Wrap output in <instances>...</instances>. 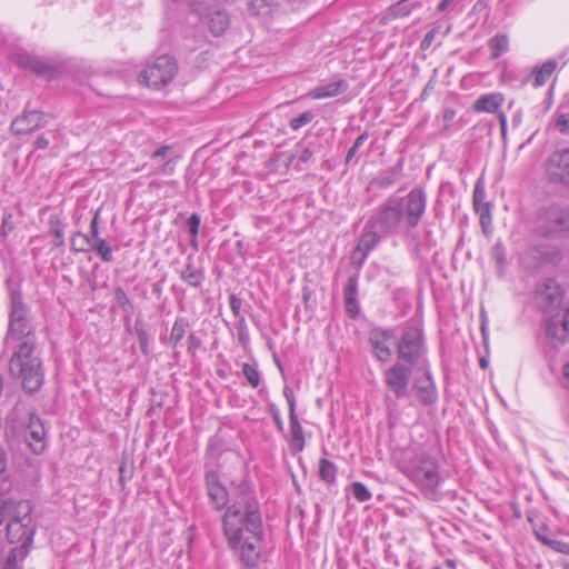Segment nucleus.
Wrapping results in <instances>:
<instances>
[{
    "mask_svg": "<svg viewBox=\"0 0 569 569\" xmlns=\"http://www.w3.org/2000/svg\"><path fill=\"white\" fill-rule=\"evenodd\" d=\"M28 308L19 291L11 292L9 329L6 338L8 347L13 349L9 361V372L20 379L23 390L37 392L44 379L41 358L37 351L34 328L28 319Z\"/></svg>",
    "mask_w": 569,
    "mask_h": 569,
    "instance_id": "obj_1",
    "label": "nucleus"
},
{
    "mask_svg": "<svg viewBox=\"0 0 569 569\" xmlns=\"http://www.w3.org/2000/svg\"><path fill=\"white\" fill-rule=\"evenodd\" d=\"M223 532L241 560L247 566H256L261 553L263 531L259 506L251 495L240 497L227 509Z\"/></svg>",
    "mask_w": 569,
    "mask_h": 569,
    "instance_id": "obj_2",
    "label": "nucleus"
},
{
    "mask_svg": "<svg viewBox=\"0 0 569 569\" xmlns=\"http://www.w3.org/2000/svg\"><path fill=\"white\" fill-rule=\"evenodd\" d=\"M426 193L420 188H413L403 198L391 196L375 210L368 226L387 237L415 229L426 211Z\"/></svg>",
    "mask_w": 569,
    "mask_h": 569,
    "instance_id": "obj_3",
    "label": "nucleus"
},
{
    "mask_svg": "<svg viewBox=\"0 0 569 569\" xmlns=\"http://www.w3.org/2000/svg\"><path fill=\"white\" fill-rule=\"evenodd\" d=\"M536 231L545 238L558 239L569 232V207L557 203L541 208L536 217Z\"/></svg>",
    "mask_w": 569,
    "mask_h": 569,
    "instance_id": "obj_4",
    "label": "nucleus"
},
{
    "mask_svg": "<svg viewBox=\"0 0 569 569\" xmlns=\"http://www.w3.org/2000/svg\"><path fill=\"white\" fill-rule=\"evenodd\" d=\"M398 360L407 366L427 367L422 330L417 326H406L397 345Z\"/></svg>",
    "mask_w": 569,
    "mask_h": 569,
    "instance_id": "obj_5",
    "label": "nucleus"
},
{
    "mask_svg": "<svg viewBox=\"0 0 569 569\" xmlns=\"http://www.w3.org/2000/svg\"><path fill=\"white\" fill-rule=\"evenodd\" d=\"M405 473L421 490L428 493H433L440 482L438 463L433 457L426 452H421L411 459Z\"/></svg>",
    "mask_w": 569,
    "mask_h": 569,
    "instance_id": "obj_6",
    "label": "nucleus"
},
{
    "mask_svg": "<svg viewBox=\"0 0 569 569\" xmlns=\"http://www.w3.org/2000/svg\"><path fill=\"white\" fill-rule=\"evenodd\" d=\"M31 505L27 500H19L14 512L7 518V539L10 543L22 542V546L30 543L34 530L30 527Z\"/></svg>",
    "mask_w": 569,
    "mask_h": 569,
    "instance_id": "obj_7",
    "label": "nucleus"
},
{
    "mask_svg": "<svg viewBox=\"0 0 569 569\" xmlns=\"http://www.w3.org/2000/svg\"><path fill=\"white\" fill-rule=\"evenodd\" d=\"M178 67L176 60L170 56L158 57L152 64L146 68L140 78L148 87L161 88L172 81L177 73Z\"/></svg>",
    "mask_w": 569,
    "mask_h": 569,
    "instance_id": "obj_8",
    "label": "nucleus"
},
{
    "mask_svg": "<svg viewBox=\"0 0 569 569\" xmlns=\"http://www.w3.org/2000/svg\"><path fill=\"white\" fill-rule=\"evenodd\" d=\"M412 367L400 361H396L383 373V381L387 388L397 397L402 398L407 395L411 380Z\"/></svg>",
    "mask_w": 569,
    "mask_h": 569,
    "instance_id": "obj_9",
    "label": "nucleus"
},
{
    "mask_svg": "<svg viewBox=\"0 0 569 569\" xmlns=\"http://www.w3.org/2000/svg\"><path fill=\"white\" fill-rule=\"evenodd\" d=\"M562 302V290L553 279H546L536 289L537 306L549 316L555 315Z\"/></svg>",
    "mask_w": 569,
    "mask_h": 569,
    "instance_id": "obj_10",
    "label": "nucleus"
},
{
    "mask_svg": "<svg viewBox=\"0 0 569 569\" xmlns=\"http://www.w3.org/2000/svg\"><path fill=\"white\" fill-rule=\"evenodd\" d=\"M546 172L551 182L569 186V149L551 153L546 162Z\"/></svg>",
    "mask_w": 569,
    "mask_h": 569,
    "instance_id": "obj_11",
    "label": "nucleus"
},
{
    "mask_svg": "<svg viewBox=\"0 0 569 569\" xmlns=\"http://www.w3.org/2000/svg\"><path fill=\"white\" fill-rule=\"evenodd\" d=\"M546 335L556 345L566 342L569 336V307L549 316L546 320Z\"/></svg>",
    "mask_w": 569,
    "mask_h": 569,
    "instance_id": "obj_12",
    "label": "nucleus"
},
{
    "mask_svg": "<svg viewBox=\"0 0 569 569\" xmlns=\"http://www.w3.org/2000/svg\"><path fill=\"white\" fill-rule=\"evenodd\" d=\"M47 124L46 114L38 110H26L11 122V131L17 136L28 134Z\"/></svg>",
    "mask_w": 569,
    "mask_h": 569,
    "instance_id": "obj_13",
    "label": "nucleus"
},
{
    "mask_svg": "<svg viewBox=\"0 0 569 569\" xmlns=\"http://www.w3.org/2000/svg\"><path fill=\"white\" fill-rule=\"evenodd\" d=\"M395 338L392 330L372 329L369 333V343L376 358L382 362L391 359L392 352L389 342Z\"/></svg>",
    "mask_w": 569,
    "mask_h": 569,
    "instance_id": "obj_14",
    "label": "nucleus"
},
{
    "mask_svg": "<svg viewBox=\"0 0 569 569\" xmlns=\"http://www.w3.org/2000/svg\"><path fill=\"white\" fill-rule=\"evenodd\" d=\"M46 429L43 422L34 413L29 416L27 425L26 439L28 446L36 455H40L46 449Z\"/></svg>",
    "mask_w": 569,
    "mask_h": 569,
    "instance_id": "obj_15",
    "label": "nucleus"
},
{
    "mask_svg": "<svg viewBox=\"0 0 569 569\" xmlns=\"http://www.w3.org/2000/svg\"><path fill=\"white\" fill-rule=\"evenodd\" d=\"M421 369L425 376L415 380L413 389L421 405L430 406L437 400V389L428 370V366Z\"/></svg>",
    "mask_w": 569,
    "mask_h": 569,
    "instance_id": "obj_16",
    "label": "nucleus"
},
{
    "mask_svg": "<svg viewBox=\"0 0 569 569\" xmlns=\"http://www.w3.org/2000/svg\"><path fill=\"white\" fill-rule=\"evenodd\" d=\"M14 61L19 67L29 69L38 76L46 77L48 79L52 78L56 72V69L52 66L29 53L17 54Z\"/></svg>",
    "mask_w": 569,
    "mask_h": 569,
    "instance_id": "obj_17",
    "label": "nucleus"
},
{
    "mask_svg": "<svg viewBox=\"0 0 569 569\" xmlns=\"http://www.w3.org/2000/svg\"><path fill=\"white\" fill-rule=\"evenodd\" d=\"M206 485L208 496L217 509L223 508L228 502V492L220 482L219 476L214 471L206 473Z\"/></svg>",
    "mask_w": 569,
    "mask_h": 569,
    "instance_id": "obj_18",
    "label": "nucleus"
},
{
    "mask_svg": "<svg viewBox=\"0 0 569 569\" xmlns=\"http://www.w3.org/2000/svg\"><path fill=\"white\" fill-rule=\"evenodd\" d=\"M558 68V61L556 59H549L540 66H536L527 81H532L535 88L542 87L550 79L553 72Z\"/></svg>",
    "mask_w": 569,
    "mask_h": 569,
    "instance_id": "obj_19",
    "label": "nucleus"
},
{
    "mask_svg": "<svg viewBox=\"0 0 569 569\" xmlns=\"http://www.w3.org/2000/svg\"><path fill=\"white\" fill-rule=\"evenodd\" d=\"M368 230L363 232L361 236L358 246L353 252V258H357V254L360 253L359 261L362 262L369 251L386 236H381L380 232L376 229H372L367 224Z\"/></svg>",
    "mask_w": 569,
    "mask_h": 569,
    "instance_id": "obj_20",
    "label": "nucleus"
},
{
    "mask_svg": "<svg viewBox=\"0 0 569 569\" xmlns=\"http://www.w3.org/2000/svg\"><path fill=\"white\" fill-rule=\"evenodd\" d=\"M203 22L208 27L212 36L219 37L228 29L230 24V19L226 11L216 10L209 12L206 16Z\"/></svg>",
    "mask_w": 569,
    "mask_h": 569,
    "instance_id": "obj_21",
    "label": "nucleus"
},
{
    "mask_svg": "<svg viewBox=\"0 0 569 569\" xmlns=\"http://www.w3.org/2000/svg\"><path fill=\"white\" fill-rule=\"evenodd\" d=\"M348 90L347 81L339 79L337 81L320 84L310 91V97L313 99H325L337 97Z\"/></svg>",
    "mask_w": 569,
    "mask_h": 569,
    "instance_id": "obj_22",
    "label": "nucleus"
},
{
    "mask_svg": "<svg viewBox=\"0 0 569 569\" xmlns=\"http://www.w3.org/2000/svg\"><path fill=\"white\" fill-rule=\"evenodd\" d=\"M358 277L352 276L348 279V283L343 290L346 310L351 318H356L359 313V305L357 300Z\"/></svg>",
    "mask_w": 569,
    "mask_h": 569,
    "instance_id": "obj_23",
    "label": "nucleus"
},
{
    "mask_svg": "<svg viewBox=\"0 0 569 569\" xmlns=\"http://www.w3.org/2000/svg\"><path fill=\"white\" fill-rule=\"evenodd\" d=\"M503 102L500 93H490L480 96L473 103V110L477 112L497 113Z\"/></svg>",
    "mask_w": 569,
    "mask_h": 569,
    "instance_id": "obj_24",
    "label": "nucleus"
},
{
    "mask_svg": "<svg viewBox=\"0 0 569 569\" xmlns=\"http://www.w3.org/2000/svg\"><path fill=\"white\" fill-rule=\"evenodd\" d=\"M180 277L191 287H199L204 279L203 271L194 266L191 257H188L186 267L180 272Z\"/></svg>",
    "mask_w": 569,
    "mask_h": 569,
    "instance_id": "obj_25",
    "label": "nucleus"
},
{
    "mask_svg": "<svg viewBox=\"0 0 569 569\" xmlns=\"http://www.w3.org/2000/svg\"><path fill=\"white\" fill-rule=\"evenodd\" d=\"M401 171L402 164L401 162H398L393 167L381 171L379 176L376 178V183L383 188L389 187L400 179Z\"/></svg>",
    "mask_w": 569,
    "mask_h": 569,
    "instance_id": "obj_26",
    "label": "nucleus"
},
{
    "mask_svg": "<svg viewBox=\"0 0 569 569\" xmlns=\"http://www.w3.org/2000/svg\"><path fill=\"white\" fill-rule=\"evenodd\" d=\"M290 429H291V443L296 451H301L305 447L303 431L298 420L296 412L289 415Z\"/></svg>",
    "mask_w": 569,
    "mask_h": 569,
    "instance_id": "obj_27",
    "label": "nucleus"
},
{
    "mask_svg": "<svg viewBox=\"0 0 569 569\" xmlns=\"http://www.w3.org/2000/svg\"><path fill=\"white\" fill-rule=\"evenodd\" d=\"M188 327H189V322L186 318H177L176 319V321L172 326L170 336L168 338V343L172 348L178 347L179 342L183 339Z\"/></svg>",
    "mask_w": 569,
    "mask_h": 569,
    "instance_id": "obj_28",
    "label": "nucleus"
},
{
    "mask_svg": "<svg viewBox=\"0 0 569 569\" xmlns=\"http://www.w3.org/2000/svg\"><path fill=\"white\" fill-rule=\"evenodd\" d=\"M491 58L497 59L509 50V39L506 34L495 36L489 43Z\"/></svg>",
    "mask_w": 569,
    "mask_h": 569,
    "instance_id": "obj_29",
    "label": "nucleus"
},
{
    "mask_svg": "<svg viewBox=\"0 0 569 569\" xmlns=\"http://www.w3.org/2000/svg\"><path fill=\"white\" fill-rule=\"evenodd\" d=\"M337 467L333 462L328 459H320L319 461V476L320 478L331 485L336 481Z\"/></svg>",
    "mask_w": 569,
    "mask_h": 569,
    "instance_id": "obj_30",
    "label": "nucleus"
},
{
    "mask_svg": "<svg viewBox=\"0 0 569 569\" xmlns=\"http://www.w3.org/2000/svg\"><path fill=\"white\" fill-rule=\"evenodd\" d=\"M90 250H93L97 252V254L104 261V262H110L112 261L113 259V256H112V249L111 247L107 243L106 240L103 239H100V240H97L94 241L93 243H91V249Z\"/></svg>",
    "mask_w": 569,
    "mask_h": 569,
    "instance_id": "obj_31",
    "label": "nucleus"
},
{
    "mask_svg": "<svg viewBox=\"0 0 569 569\" xmlns=\"http://www.w3.org/2000/svg\"><path fill=\"white\" fill-rule=\"evenodd\" d=\"M18 501L0 496V525L3 523L7 518L14 512Z\"/></svg>",
    "mask_w": 569,
    "mask_h": 569,
    "instance_id": "obj_32",
    "label": "nucleus"
},
{
    "mask_svg": "<svg viewBox=\"0 0 569 569\" xmlns=\"http://www.w3.org/2000/svg\"><path fill=\"white\" fill-rule=\"evenodd\" d=\"M242 373L252 388H257L260 385V373L254 366L250 363H243Z\"/></svg>",
    "mask_w": 569,
    "mask_h": 569,
    "instance_id": "obj_33",
    "label": "nucleus"
},
{
    "mask_svg": "<svg viewBox=\"0 0 569 569\" xmlns=\"http://www.w3.org/2000/svg\"><path fill=\"white\" fill-rule=\"evenodd\" d=\"M114 297H116V300H117L119 307L124 312L131 313L133 311V305H132L131 300L129 299V297L127 296L126 291L121 287L116 288Z\"/></svg>",
    "mask_w": 569,
    "mask_h": 569,
    "instance_id": "obj_34",
    "label": "nucleus"
},
{
    "mask_svg": "<svg viewBox=\"0 0 569 569\" xmlns=\"http://www.w3.org/2000/svg\"><path fill=\"white\" fill-rule=\"evenodd\" d=\"M71 246L78 252H86L91 249V242L87 239V234L80 232L71 238Z\"/></svg>",
    "mask_w": 569,
    "mask_h": 569,
    "instance_id": "obj_35",
    "label": "nucleus"
},
{
    "mask_svg": "<svg viewBox=\"0 0 569 569\" xmlns=\"http://www.w3.org/2000/svg\"><path fill=\"white\" fill-rule=\"evenodd\" d=\"M486 192L483 187H481L480 181L476 183L473 191V206L477 211L482 209H488V202L485 201Z\"/></svg>",
    "mask_w": 569,
    "mask_h": 569,
    "instance_id": "obj_36",
    "label": "nucleus"
},
{
    "mask_svg": "<svg viewBox=\"0 0 569 569\" xmlns=\"http://www.w3.org/2000/svg\"><path fill=\"white\" fill-rule=\"evenodd\" d=\"M351 490H352L353 497L359 502H365V501H368L371 499V492L368 490V488L362 482H359V481L353 482L351 485Z\"/></svg>",
    "mask_w": 569,
    "mask_h": 569,
    "instance_id": "obj_37",
    "label": "nucleus"
},
{
    "mask_svg": "<svg viewBox=\"0 0 569 569\" xmlns=\"http://www.w3.org/2000/svg\"><path fill=\"white\" fill-rule=\"evenodd\" d=\"M368 137H369L368 132L365 131L355 140L352 147L347 152L346 160H345L346 164H349L353 160L357 151L359 150V148H361L363 146V143L367 141Z\"/></svg>",
    "mask_w": 569,
    "mask_h": 569,
    "instance_id": "obj_38",
    "label": "nucleus"
},
{
    "mask_svg": "<svg viewBox=\"0 0 569 569\" xmlns=\"http://www.w3.org/2000/svg\"><path fill=\"white\" fill-rule=\"evenodd\" d=\"M51 223V233L53 236V246L61 247L64 243V229L59 221L50 222Z\"/></svg>",
    "mask_w": 569,
    "mask_h": 569,
    "instance_id": "obj_39",
    "label": "nucleus"
},
{
    "mask_svg": "<svg viewBox=\"0 0 569 569\" xmlns=\"http://www.w3.org/2000/svg\"><path fill=\"white\" fill-rule=\"evenodd\" d=\"M555 127L562 134H569V113L558 112L555 117Z\"/></svg>",
    "mask_w": 569,
    "mask_h": 569,
    "instance_id": "obj_40",
    "label": "nucleus"
},
{
    "mask_svg": "<svg viewBox=\"0 0 569 569\" xmlns=\"http://www.w3.org/2000/svg\"><path fill=\"white\" fill-rule=\"evenodd\" d=\"M312 118H313V113L310 111H306V112L301 113L300 116H298L297 118H293L290 121V127L293 130H298L301 127L308 124L312 120Z\"/></svg>",
    "mask_w": 569,
    "mask_h": 569,
    "instance_id": "obj_41",
    "label": "nucleus"
},
{
    "mask_svg": "<svg viewBox=\"0 0 569 569\" xmlns=\"http://www.w3.org/2000/svg\"><path fill=\"white\" fill-rule=\"evenodd\" d=\"M545 545L561 555H569V543L560 540H545Z\"/></svg>",
    "mask_w": 569,
    "mask_h": 569,
    "instance_id": "obj_42",
    "label": "nucleus"
},
{
    "mask_svg": "<svg viewBox=\"0 0 569 569\" xmlns=\"http://www.w3.org/2000/svg\"><path fill=\"white\" fill-rule=\"evenodd\" d=\"M99 212L100 210H97L91 222H90V233L87 234V239H89V241L91 243H93L94 241L97 240H100L99 238V229H98V217H99Z\"/></svg>",
    "mask_w": 569,
    "mask_h": 569,
    "instance_id": "obj_43",
    "label": "nucleus"
},
{
    "mask_svg": "<svg viewBox=\"0 0 569 569\" xmlns=\"http://www.w3.org/2000/svg\"><path fill=\"white\" fill-rule=\"evenodd\" d=\"M409 0L399 1L393 8L395 17H405L409 14L413 8V4H407Z\"/></svg>",
    "mask_w": 569,
    "mask_h": 569,
    "instance_id": "obj_44",
    "label": "nucleus"
},
{
    "mask_svg": "<svg viewBox=\"0 0 569 569\" xmlns=\"http://www.w3.org/2000/svg\"><path fill=\"white\" fill-rule=\"evenodd\" d=\"M18 549L13 548L8 555L6 562L1 569H22L21 565H19L17 560Z\"/></svg>",
    "mask_w": 569,
    "mask_h": 569,
    "instance_id": "obj_45",
    "label": "nucleus"
},
{
    "mask_svg": "<svg viewBox=\"0 0 569 569\" xmlns=\"http://www.w3.org/2000/svg\"><path fill=\"white\" fill-rule=\"evenodd\" d=\"M201 345L202 341L198 336H196L194 333H190L188 336V352L191 356L196 355V351L201 347Z\"/></svg>",
    "mask_w": 569,
    "mask_h": 569,
    "instance_id": "obj_46",
    "label": "nucleus"
},
{
    "mask_svg": "<svg viewBox=\"0 0 569 569\" xmlns=\"http://www.w3.org/2000/svg\"><path fill=\"white\" fill-rule=\"evenodd\" d=\"M188 228L190 233L196 237L199 231L200 226V217L197 213H192L190 218L188 219Z\"/></svg>",
    "mask_w": 569,
    "mask_h": 569,
    "instance_id": "obj_47",
    "label": "nucleus"
},
{
    "mask_svg": "<svg viewBox=\"0 0 569 569\" xmlns=\"http://www.w3.org/2000/svg\"><path fill=\"white\" fill-rule=\"evenodd\" d=\"M229 305H230V309H231L232 313L236 317H240L241 316L240 310H241V307H242V300L240 298H238L236 295H231L229 297Z\"/></svg>",
    "mask_w": 569,
    "mask_h": 569,
    "instance_id": "obj_48",
    "label": "nucleus"
},
{
    "mask_svg": "<svg viewBox=\"0 0 569 569\" xmlns=\"http://www.w3.org/2000/svg\"><path fill=\"white\" fill-rule=\"evenodd\" d=\"M7 479V453L2 448H0V482L6 481Z\"/></svg>",
    "mask_w": 569,
    "mask_h": 569,
    "instance_id": "obj_49",
    "label": "nucleus"
},
{
    "mask_svg": "<svg viewBox=\"0 0 569 569\" xmlns=\"http://www.w3.org/2000/svg\"><path fill=\"white\" fill-rule=\"evenodd\" d=\"M438 30H439V26L433 27L430 31H428L426 33V36L422 39L421 44H420L421 49H428L431 46V43L433 42L435 37H436Z\"/></svg>",
    "mask_w": 569,
    "mask_h": 569,
    "instance_id": "obj_50",
    "label": "nucleus"
},
{
    "mask_svg": "<svg viewBox=\"0 0 569 569\" xmlns=\"http://www.w3.org/2000/svg\"><path fill=\"white\" fill-rule=\"evenodd\" d=\"M12 214L10 212H4L2 218V236L6 237L10 231L13 230V223L11 222Z\"/></svg>",
    "mask_w": 569,
    "mask_h": 569,
    "instance_id": "obj_51",
    "label": "nucleus"
},
{
    "mask_svg": "<svg viewBox=\"0 0 569 569\" xmlns=\"http://www.w3.org/2000/svg\"><path fill=\"white\" fill-rule=\"evenodd\" d=\"M283 393L289 406V415H291L292 412H296V400L293 393L290 388H284Z\"/></svg>",
    "mask_w": 569,
    "mask_h": 569,
    "instance_id": "obj_52",
    "label": "nucleus"
},
{
    "mask_svg": "<svg viewBox=\"0 0 569 569\" xmlns=\"http://www.w3.org/2000/svg\"><path fill=\"white\" fill-rule=\"evenodd\" d=\"M492 256L499 264L505 262V249L501 244L497 243L492 249Z\"/></svg>",
    "mask_w": 569,
    "mask_h": 569,
    "instance_id": "obj_53",
    "label": "nucleus"
},
{
    "mask_svg": "<svg viewBox=\"0 0 569 569\" xmlns=\"http://www.w3.org/2000/svg\"><path fill=\"white\" fill-rule=\"evenodd\" d=\"M176 168V163L172 160H168L161 168L160 173L162 174H172Z\"/></svg>",
    "mask_w": 569,
    "mask_h": 569,
    "instance_id": "obj_54",
    "label": "nucleus"
},
{
    "mask_svg": "<svg viewBox=\"0 0 569 569\" xmlns=\"http://www.w3.org/2000/svg\"><path fill=\"white\" fill-rule=\"evenodd\" d=\"M497 113H498V119H499V123H500V128H501V136L505 138L506 132H507V117H506L505 112H497Z\"/></svg>",
    "mask_w": 569,
    "mask_h": 569,
    "instance_id": "obj_55",
    "label": "nucleus"
},
{
    "mask_svg": "<svg viewBox=\"0 0 569 569\" xmlns=\"http://www.w3.org/2000/svg\"><path fill=\"white\" fill-rule=\"evenodd\" d=\"M136 332L138 335L141 349L144 350V347L147 346V333L142 328H136Z\"/></svg>",
    "mask_w": 569,
    "mask_h": 569,
    "instance_id": "obj_56",
    "label": "nucleus"
},
{
    "mask_svg": "<svg viewBox=\"0 0 569 569\" xmlns=\"http://www.w3.org/2000/svg\"><path fill=\"white\" fill-rule=\"evenodd\" d=\"M170 151V147L169 146H162L160 147L158 150H156L153 153H152V158L153 159H158V158H163L167 156V153Z\"/></svg>",
    "mask_w": 569,
    "mask_h": 569,
    "instance_id": "obj_57",
    "label": "nucleus"
},
{
    "mask_svg": "<svg viewBox=\"0 0 569 569\" xmlns=\"http://www.w3.org/2000/svg\"><path fill=\"white\" fill-rule=\"evenodd\" d=\"M458 0H442L439 6H438V11L439 12H445L446 10H448L450 7L455 6L457 3Z\"/></svg>",
    "mask_w": 569,
    "mask_h": 569,
    "instance_id": "obj_58",
    "label": "nucleus"
},
{
    "mask_svg": "<svg viewBox=\"0 0 569 569\" xmlns=\"http://www.w3.org/2000/svg\"><path fill=\"white\" fill-rule=\"evenodd\" d=\"M34 146L38 149H46L49 146V140L44 136H40L36 139Z\"/></svg>",
    "mask_w": 569,
    "mask_h": 569,
    "instance_id": "obj_59",
    "label": "nucleus"
},
{
    "mask_svg": "<svg viewBox=\"0 0 569 569\" xmlns=\"http://www.w3.org/2000/svg\"><path fill=\"white\" fill-rule=\"evenodd\" d=\"M566 387L569 388V361L562 368Z\"/></svg>",
    "mask_w": 569,
    "mask_h": 569,
    "instance_id": "obj_60",
    "label": "nucleus"
},
{
    "mask_svg": "<svg viewBox=\"0 0 569 569\" xmlns=\"http://www.w3.org/2000/svg\"><path fill=\"white\" fill-rule=\"evenodd\" d=\"M312 157V151H310L309 149H305L300 156V160L302 162H307L311 159Z\"/></svg>",
    "mask_w": 569,
    "mask_h": 569,
    "instance_id": "obj_61",
    "label": "nucleus"
},
{
    "mask_svg": "<svg viewBox=\"0 0 569 569\" xmlns=\"http://www.w3.org/2000/svg\"><path fill=\"white\" fill-rule=\"evenodd\" d=\"M456 116V112L452 109H447L443 112V119L446 121H451Z\"/></svg>",
    "mask_w": 569,
    "mask_h": 569,
    "instance_id": "obj_62",
    "label": "nucleus"
},
{
    "mask_svg": "<svg viewBox=\"0 0 569 569\" xmlns=\"http://www.w3.org/2000/svg\"><path fill=\"white\" fill-rule=\"evenodd\" d=\"M239 330H247V322L243 316L238 317Z\"/></svg>",
    "mask_w": 569,
    "mask_h": 569,
    "instance_id": "obj_63",
    "label": "nucleus"
},
{
    "mask_svg": "<svg viewBox=\"0 0 569 569\" xmlns=\"http://www.w3.org/2000/svg\"><path fill=\"white\" fill-rule=\"evenodd\" d=\"M446 565L450 568V569H455L457 567V562L456 560L453 559H447L446 560Z\"/></svg>",
    "mask_w": 569,
    "mask_h": 569,
    "instance_id": "obj_64",
    "label": "nucleus"
}]
</instances>
